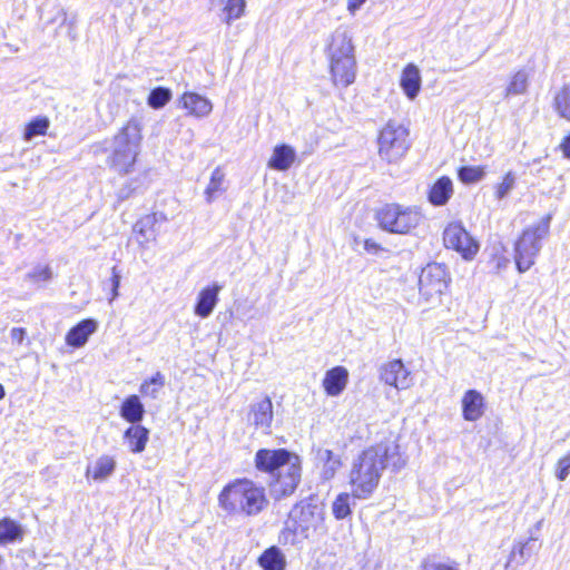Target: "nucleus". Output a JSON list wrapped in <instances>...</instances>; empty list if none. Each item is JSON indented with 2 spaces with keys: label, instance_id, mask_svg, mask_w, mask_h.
Returning a JSON list of instances; mask_svg holds the SVG:
<instances>
[{
  "label": "nucleus",
  "instance_id": "f257e3e1",
  "mask_svg": "<svg viewBox=\"0 0 570 570\" xmlns=\"http://www.w3.org/2000/svg\"><path fill=\"white\" fill-rule=\"evenodd\" d=\"M405 465L400 446L394 441L377 443L363 450L352 462L350 484L353 495L360 500L372 497L379 487L382 473L392 468L397 472Z\"/></svg>",
  "mask_w": 570,
  "mask_h": 570
},
{
  "label": "nucleus",
  "instance_id": "f03ea898",
  "mask_svg": "<svg viewBox=\"0 0 570 570\" xmlns=\"http://www.w3.org/2000/svg\"><path fill=\"white\" fill-rule=\"evenodd\" d=\"M255 469L271 476L269 495L281 501L293 495L302 481V460L286 448H262L254 455Z\"/></svg>",
  "mask_w": 570,
  "mask_h": 570
},
{
  "label": "nucleus",
  "instance_id": "7ed1b4c3",
  "mask_svg": "<svg viewBox=\"0 0 570 570\" xmlns=\"http://www.w3.org/2000/svg\"><path fill=\"white\" fill-rule=\"evenodd\" d=\"M219 507L228 514L257 517L268 508L266 488L252 479L228 482L218 495Z\"/></svg>",
  "mask_w": 570,
  "mask_h": 570
},
{
  "label": "nucleus",
  "instance_id": "20e7f679",
  "mask_svg": "<svg viewBox=\"0 0 570 570\" xmlns=\"http://www.w3.org/2000/svg\"><path fill=\"white\" fill-rule=\"evenodd\" d=\"M330 75L334 86L346 88L355 81L356 60L351 38L344 30H335L327 45Z\"/></svg>",
  "mask_w": 570,
  "mask_h": 570
},
{
  "label": "nucleus",
  "instance_id": "39448f33",
  "mask_svg": "<svg viewBox=\"0 0 570 570\" xmlns=\"http://www.w3.org/2000/svg\"><path fill=\"white\" fill-rule=\"evenodd\" d=\"M552 215L547 214L539 222L528 226L514 242V263L519 273H525L541 252L542 240L549 235Z\"/></svg>",
  "mask_w": 570,
  "mask_h": 570
},
{
  "label": "nucleus",
  "instance_id": "423d86ee",
  "mask_svg": "<svg viewBox=\"0 0 570 570\" xmlns=\"http://www.w3.org/2000/svg\"><path fill=\"white\" fill-rule=\"evenodd\" d=\"M374 219L389 234L407 235L419 226L422 214L416 206L386 203L375 210Z\"/></svg>",
  "mask_w": 570,
  "mask_h": 570
},
{
  "label": "nucleus",
  "instance_id": "0eeeda50",
  "mask_svg": "<svg viewBox=\"0 0 570 570\" xmlns=\"http://www.w3.org/2000/svg\"><path fill=\"white\" fill-rule=\"evenodd\" d=\"M289 521L293 522L294 534L308 538L323 521V509L312 500H303L291 510Z\"/></svg>",
  "mask_w": 570,
  "mask_h": 570
},
{
  "label": "nucleus",
  "instance_id": "6e6552de",
  "mask_svg": "<svg viewBox=\"0 0 570 570\" xmlns=\"http://www.w3.org/2000/svg\"><path fill=\"white\" fill-rule=\"evenodd\" d=\"M443 242L446 248L460 253L466 261L473 259L480 248L478 240L466 232L461 222H452L444 228Z\"/></svg>",
  "mask_w": 570,
  "mask_h": 570
},
{
  "label": "nucleus",
  "instance_id": "1a4fd4ad",
  "mask_svg": "<svg viewBox=\"0 0 570 570\" xmlns=\"http://www.w3.org/2000/svg\"><path fill=\"white\" fill-rule=\"evenodd\" d=\"M448 272L443 264L429 263L419 277V289L426 299L441 295L448 287Z\"/></svg>",
  "mask_w": 570,
  "mask_h": 570
},
{
  "label": "nucleus",
  "instance_id": "9d476101",
  "mask_svg": "<svg viewBox=\"0 0 570 570\" xmlns=\"http://www.w3.org/2000/svg\"><path fill=\"white\" fill-rule=\"evenodd\" d=\"M380 380L396 390H405L412 384L411 372L400 358L390 361L380 367Z\"/></svg>",
  "mask_w": 570,
  "mask_h": 570
},
{
  "label": "nucleus",
  "instance_id": "9b49d317",
  "mask_svg": "<svg viewBox=\"0 0 570 570\" xmlns=\"http://www.w3.org/2000/svg\"><path fill=\"white\" fill-rule=\"evenodd\" d=\"M273 416V403L269 396L250 404L248 422L256 429H262L266 434L271 433Z\"/></svg>",
  "mask_w": 570,
  "mask_h": 570
},
{
  "label": "nucleus",
  "instance_id": "f8f14e48",
  "mask_svg": "<svg viewBox=\"0 0 570 570\" xmlns=\"http://www.w3.org/2000/svg\"><path fill=\"white\" fill-rule=\"evenodd\" d=\"M223 289V285L214 282L210 285L204 287L197 295L196 303L194 306L195 315L200 318H207L212 315L216 305L219 301V293Z\"/></svg>",
  "mask_w": 570,
  "mask_h": 570
},
{
  "label": "nucleus",
  "instance_id": "ddd939ff",
  "mask_svg": "<svg viewBox=\"0 0 570 570\" xmlns=\"http://www.w3.org/2000/svg\"><path fill=\"white\" fill-rule=\"evenodd\" d=\"M179 104L188 116L196 118L207 117L213 110L209 99L194 91L183 92L179 97Z\"/></svg>",
  "mask_w": 570,
  "mask_h": 570
},
{
  "label": "nucleus",
  "instance_id": "4468645a",
  "mask_svg": "<svg viewBox=\"0 0 570 570\" xmlns=\"http://www.w3.org/2000/svg\"><path fill=\"white\" fill-rule=\"evenodd\" d=\"M461 407L463 419L469 422H475L485 412L484 397L478 390L470 389L463 394Z\"/></svg>",
  "mask_w": 570,
  "mask_h": 570
},
{
  "label": "nucleus",
  "instance_id": "2eb2a0df",
  "mask_svg": "<svg viewBox=\"0 0 570 570\" xmlns=\"http://www.w3.org/2000/svg\"><path fill=\"white\" fill-rule=\"evenodd\" d=\"M97 328L98 322L96 320L85 318L67 332L66 344L73 348L82 347Z\"/></svg>",
  "mask_w": 570,
  "mask_h": 570
},
{
  "label": "nucleus",
  "instance_id": "dca6fc26",
  "mask_svg": "<svg viewBox=\"0 0 570 570\" xmlns=\"http://www.w3.org/2000/svg\"><path fill=\"white\" fill-rule=\"evenodd\" d=\"M166 219L167 218L163 213L148 214L138 219L132 227V230L137 236V242L139 244H146L155 240L157 235L155 229L156 224L165 222Z\"/></svg>",
  "mask_w": 570,
  "mask_h": 570
},
{
  "label": "nucleus",
  "instance_id": "f3484780",
  "mask_svg": "<svg viewBox=\"0 0 570 570\" xmlns=\"http://www.w3.org/2000/svg\"><path fill=\"white\" fill-rule=\"evenodd\" d=\"M146 414L145 405L140 397L136 394L128 395L124 399L119 407L120 417L129 424H139Z\"/></svg>",
  "mask_w": 570,
  "mask_h": 570
},
{
  "label": "nucleus",
  "instance_id": "a211bd4d",
  "mask_svg": "<svg viewBox=\"0 0 570 570\" xmlns=\"http://www.w3.org/2000/svg\"><path fill=\"white\" fill-rule=\"evenodd\" d=\"M150 431L139 424H130L124 432L122 439L131 453L138 454L145 451Z\"/></svg>",
  "mask_w": 570,
  "mask_h": 570
},
{
  "label": "nucleus",
  "instance_id": "6ab92c4d",
  "mask_svg": "<svg viewBox=\"0 0 570 570\" xmlns=\"http://www.w3.org/2000/svg\"><path fill=\"white\" fill-rule=\"evenodd\" d=\"M297 160V153L292 145H275L268 167L277 171H286Z\"/></svg>",
  "mask_w": 570,
  "mask_h": 570
},
{
  "label": "nucleus",
  "instance_id": "aec40b11",
  "mask_svg": "<svg viewBox=\"0 0 570 570\" xmlns=\"http://www.w3.org/2000/svg\"><path fill=\"white\" fill-rule=\"evenodd\" d=\"M348 372L344 366H335L325 373L323 386L327 395L337 396L346 387Z\"/></svg>",
  "mask_w": 570,
  "mask_h": 570
},
{
  "label": "nucleus",
  "instance_id": "412c9836",
  "mask_svg": "<svg viewBox=\"0 0 570 570\" xmlns=\"http://www.w3.org/2000/svg\"><path fill=\"white\" fill-rule=\"evenodd\" d=\"M453 195V183L450 177L442 176L438 178L430 187L428 193V200L435 207H441L448 204Z\"/></svg>",
  "mask_w": 570,
  "mask_h": 570
},
{
  "label": "nucleus",
  "instance_id": "4be33fe9",
  "mask_svg": "<svg viewBox=\"0 0 570 570\" xmlns=\"http://www.w3.org/2000/svg\"><path fill=\"white\" fill-rule=\"evenodd\" d=\"M139 145H118L111 157L112 167L119 173H128L134 166Z\"/></svg>",
  "mask_w": 570,
  "mask_h": 570
},
{
  "label": "nucleus",
  "instance_id": "5701e85b",
  "mask_svg": "<svg viewBox=\"0 0 570 570\" xmlns=\"http://www.w3.org/2000/svg\"><path fill=\"white\" fill-rule=\"evenodd\" d=\"M400 85L407 98L414 99L421 89V75L414 63H407L402 70Z\"/></svg>",
  "mask_w": 570,
  "mask_h": 570
},
{
  "label": "nucleus",
  "instance_id": "b1692460",
  "mask_svg": "<svg viewBox=\"0 0 570 570\" xmlns=\"http://www.w3.org/2000/svg\"><path fill=\"white\" fill-rule=\"evenodd\" d=\"M23 537L24 529L18 521L9 517L0 520V546L21 542Z\"/></svg>",
  "mask_w": 570,
  "mask_h": 570
},
{
  "label": "nucleus",
  "instance_id": "393cba45",
  "mask_svg": "<svg viewBox=\"0 0 570 570\" xmlns=\"http://www.w3.org/2000/svg\"><path fill=\"white\" fill-rule=\"evenodd\" d=\"M535 540L529 538L524 542L514 544L509 559L504 566V570H515L518 566L523 564L532 554Z\"/></svg>",
  "mask_w": 570,
  "mask_h": 570
},
{
  "label": "nucleus",
  "instance_id": "a878e982",
  "mask_svg": "<svg viewBox=\"0 0 570 570\" xmlns=\"http://www.w3.org/2000/svg\"><path fill=\"white\" fill-rule=\"evenodd\" d=\"M116 470V461L112 456L102 455L98 458L91 468L90 465L86 469V476H92L95 481L102 482L107 480Z\"/></svg>",
  "mask_w": 570,
  "mask_h": 570
},
{
  "label": "nucleus",
  "instance_id": "bb28decb",
  "mask_svg": "<svg viewBox=\"0 0 570 570\" xmlns=\"http://www.w3.org/2000/svg\"><path fill=\"white\" fill-rule=\"evenodd\" d=\"M257 562L263 570H285L286 568V558L276 546L267 548L259 556Z\"/></svg>",
  "mask_w": 570,
  "mask_h": 570
},
{
  "label": "nucleus",
  "instance_id": "cd10ccee",
  "mask_svg": "<svg viewBox=\"0 0 570 570\" xmlns=\"http://www.w3.org/2000/svg\"><path fill=\"white\" fill-rule=\"evenodd\" d=\"M356 499L357 498H355L353 493H340L332 503V513L334 518L336 520L351 518Z\"/></svg>",
  "mask_w": 570,
  "mask_h": 570
},
{
  "label": "nucleus",
  "instance_id": "c85d7f7f",
  "mask_svg": "<svg viewBox=\"0 0 570 570\" xmlns=\"http://www.w3.org/2000/svg\"><path fill=\"white\" fill-rule=\"evenodd\" d=\"M409 137V129L394 121H389L380 131L379 142H403Z\"/></svg>",
  "mask_w": 570,
  "mask_h": 570
},
{
  "label": "nucleus",
  "instance_id": "c756f323",
  "mask_svg": "<svg viewBox=\"0 0 570 570\" xmlns=\"http://www.w3.org/2000/svg\"><path fill=\"white\" fill-rule=\"evenodd\" d=\"M52 278L53 272L48 264H37L24 275V281L36 285L38 288L45 287Z\"/></svg>",
  "mask_w": 570,
  "mask_h": 570
},
{
  "label": "nucleus",
  "instance_id": "7c9ffc66",
  "mask_svg": "<svg viewBox=\"0 0 570 570\" xmlns=\"http://www.w3.org/2000/svg\"><path fill=\"white\" fill-rule=\"evenodd\" d=\"M166 384V377L161 372H156L151 377L145 380L140 386L139 392L142 396L150 397L153 400L158 399L160 391Z\"/></svg>",
  "mask_w": 570,
  "mask_h": 570
},
{
  "label": "nucleus",
  "instance_id": "2f4dec72",
  "mask_svg": "<svg viewBox=\"0 0 570 570\" xmlns=\"http://www.w3.org/2000/svg\"><path fill=\"white\" fill-rule=\"evenodd\" d=\"M225 181V173L222 170L220 167H216L209 179V184L207 185L205 189V196L207 203H213L223 191H225L224 187Z\"/></svg>",
  "mask_w": 570,
  "mask_h": 570
},
{
  "label": "nucleus",
  "instance_id": "473e14b6",
  "mask_svg": "<svg viewBox=\"0 0 570 570\" xmlns=\"http://www.w3.org/2000/svg\"><path fill=\"white\" fill-rule=\"evenodd\" d=\"M553 108L560 117L570 121V82L564 83L554 95Z\"/></svg>",
  "mask_w": 570,
  "mask_h": 570
},
{
  "label": "nucleus",
  "instance_id": "72a5a7b5",
  "mask_svg": "<svg viewBox=\"0 0 570 570\" xmlns=\"http://www.w3.org/2000/svg\"><path fill=\"white\" fill-rule=\"evenodd\" d=\"M50 120L46 116H38L26 124L22 138L30 140L36 136H45L49 129Z\"/></svg>",
  "mask_w": 570,
  "mask_h": 570
},
{
  "label": "nucleus",
  "instance_id": "f704fd0d",
  "mask_svg": "<svg viewBox=\"0 0 570 570\" xmlns=\"http://www.w3.org/2000/svg\"><path fill=\"white\" fill-rule=\"evenodd\" d=\"M246 0H226L223 6L224 22L230 24L246 12Z\"/></svg>",
  "mask_w": 570,
  "mask_h": 570
},
{
  "label": "nucleus",
  "instance_id": "c9c22d12",
  "mask_svg": "<svg viewBox=\"0 0 570 570\" xmlns=\"http://www.w3.org/2000/svg\"><path fill=\"white\" fill-rule=\"evenodd\" d=\"M141 124L136 119L128 120L119 131L120 142H138L142 138Z\"/></svg>",
  "mask_w": 570,
  "mask_h": 570
},
{
  "label": "nucleus",
  "instance_id": "e433bc0d",
  "mask_svg": "<svg viewBox=\"0 0 570 570\" xmlns=\"http://www.w3.org/2000/svg\"><path fill=\"white\" fill-rule=\"evenodd\" d=\"M171 97L173 94L169 88L156 87L149 92L147 104L154 109H160L170 101Z\"/></svg>",
  "mask_w": 570,
  "mask_h": 570
},
{
  "label": "nucleus",
  "instance_id": "4c0bfd02",
  "mask_svg": "<svg viewBox=\"0 0 570 570\" xmlns=\"http://www.w3.org/2000/svg\"><path fill=\"white\" fill-rule=\"evenodd\" d=\"M407 151V145H379V155L387 163H396Z\"/></svg>",
  "mask_w": 570,
  "mask_h": 570
},
{
  "label": "nucleus",
  "instance_id": "58836bf2",
  "mask_svg": "<svg viewBox=\"0 0 570 570\" xmlns=\"http://www.w3.org/2000/svg\"><path fill=\"white\" fill-rule=\"evenodd\" d=\"M484 175L483 168L476 166H461L458 169V178L466 185L480 181Z\"/></svg>",
  "mask_w": 570,
  "mask_h": 570
},
{
  "label": "nucleus",
  "instance_id": "ea45409f",
  "mask_svg": "<svg viewBox=\"0 0 570 570\" xmlns=\"http://www.w3.org/2000/svg\"><path fill=\"white\" fill-rule=\"evenodd\" d=\"M420 570H460V564L454 560H436L426 558L422 560Z\"/></svg>",
  "mask_w": 570,
  "mask_h": 570
},
{
  "label": "nucleus",
  "instance_id": "a19ab883",
  "mask_svg": "<svg viewBox=\"0 0 570 570\" xmlns=\"http://www.w3.org/2000/svg\"><path fill=\"white\" fill-rule=\"evenodd\" d=\"M528 86V76L524 71H517L507 87V95L524 94Z\"/></svg>",
  "mask_w": 570,
  "mask_h": 570
},
{
  "label": "nucleus",
  "instance_id": "79ce46f5",
  "mask_svg": "<svg viewBox=\"0 0 570 570\" xmlns=\"http://www.w3.org/2000/svg\"><path fill=\"white\" fill-rule=\"evenodd\" d=\"M514 184L515 176L511 171L507 173L505 176L503 177V180L497 185L495 197L500 200L505 198L513 189Z\"/></svg>",
  "mask_w": 570,
  "mask_h": 570
},
{
  "label": "nucleus",
  "instance_id": "37998d69",
  "mask_svg": "<svg viewBox=\"0 0 570 570\" xmlns=\"http://www.w3.org/2000/svg\"><path fill=\"white\" fill-rule=\"evenodd\" d=\"M570 474V452L559 459L556 470V478L559 481H564Z\"/></svg>",
  "mask_w": 570,
  "mask_h": 570
},
{
  "label": "nucleus",
  "instance_id": "c03bdc74",
  "mask_svg": "<svg viewBox=\"0 0 570 570\" xmlns=\"http://www.w3.org/2000/svg\"><path fill=\"white\" fill-rule=\"evenodd\" d=\"M342 462L338 456L334 458L330 462H326L323 464V471H322V479L330 480L332 479L338 468L341 466Z\"/></svg>",
  "mask_w": 570,
  "mask_h": 570
},
{
  "label": "nucleus",
  "instance_id": "a18cd8bd",
  "mask_svg": "<svg viewBox=\"0 0 570 570\" xmlns=\"http://www.w3.org/2000/svg\"><path fill=\"white\" fill-rule=\"evenodd\" d=\"M120 279H121V275L120 273L117 271L116 267H112L111 269V277H110V283H111V297H110V301H114L118 297L119 295V287H120Z\"/></svg>",
  "mask_w": 570,
  "mask_h": 570
},
{
  "label": "nucleus",
  "instance_id": "49530a36",
  "mask_svg": "<svg viewBox=\"0 0 570 570\" xmlns=\"http://www.w3.org/2000/svg\"><path fill=\"white\" fill-rule=\"evenodd\" d=\"M363 247L366 253L372 254V255H377L380 252L383 250V247L381 246V244H379L377 242H375L372 238L364 239Z\"/></svg>",
  "mask_w": 570,
  "mask_h": 570
},
{
  "label": "nucleus",
  "instance_id": "de8ad7c7",
  "mask_svg": "<svg viewBox=\"0 0 570 570\" xmlns=\"http://www.w3.org/2000/svg\"><path fill=\"white\" fill-rule=\"evenodd\" d=\"M334 458H336V455H334L333 451H331L328 449H318L316 452L317 461L323 464H325L326 462H330Z\"/></svg>",
  "mask_w": 570,
  "mask_h": 570
},
{
  "label": "nucleus",
  "instance_id": "09e8293b",
  "mask_svg": "<svg viewBox=\"0 0 570 570\" xmlns=\"http://www.w3.org/2000/svg\"><path fill=\"white\" fill-rule=\"evenodd\" d=\"M137 189V186H134L132 183L128 184L127 186L121 187L118 190V198L120 200H125L131 196V194Z\"/></svg>",
  "mask_w": 570,
  "mask_h": 570
},
{
  "label": "nucleus",
  "instance_id": "8fccbe9b",
  "mask_svg": "<svg viewBox=\"0 0 570 570\" xmlns=\"http://www.w3.org/2000/svg\"><path fill=\"white\" fill-rule=\"evenodd\" d=\"M10 336H11L12 341H14L17 343H21L26 336V330L22 327H13L10 331Z\"/></svg>",
  "mask_w": 570,
  "mask_h": 570
},
{
  "label": "nucleus",
  "instance_id": "3c124183",
  "mask_svg": "<svg viewBox=\"0 0 570 570\" xmlns=\"http://www.w3.org/2000/svg\"><path fill=\"white\" fill-rule=\"evenodd\" d=\"M366 0H347L346 8L351 13L358 10Z\"/></svg>",
  "mask_w": 570,
  "mask_h": 570
},
{
  "label": "nucleus",
  "instance_id": "603ef678",
  "mask_svg": "<svg viewBox=\"0 0 570 570\" xmlns=\"http://www.w3.org/2000/svg\"><path fill=\"white\" fill-rule=\"evenodd\" d=\"M558 148L562 151V156L570 159V145H559Z\"/></svg>",
  "mask_w": 570,
  "mask_h": 570
},
{
  "label": "nucleus",
  "instance_id": "864d4df0",
  "mask_svg": "<svg viewBox=\"0 0 570 570\" xmlns=\"http://www.w3.org/2000/svg\"><path fill=\"white\" fill-rule=\"evenodd\" d=\"M6 396V390L4 386L0 383V401L4 399Z\"/></svg>",
  "mask_w": 570,
  "mask_h": 570
},
{
  "label": "nucleus",
  "instance_id": "5fc2aeb1",
  "mask_svg": "<svg viewBox=\"0 0 570 570\" xmlns=\"http://www.w3.org/2000/svg\"><path fill=\"white\" fill-rule=\"evenodd\" d=\"M561 142H570V132L563 137Z\"/></svg>",
  "mask_w": 570,
  "mask_h": 570
}]
</instances>
